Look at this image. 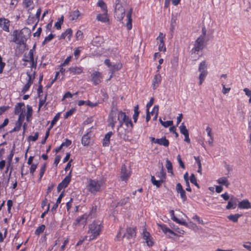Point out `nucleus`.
<instances>
[{
  "instance_id": "nucleus-1",
  "label": "nucleus",
  "mask_w": 251,
  "mask_h": 251,
  "mask_svg": "<svg viewBox=\"0 0 251 251\" xmlns=\"http://www.w3.org/2000/svg\"><path fill=\"white\" fill-rule=\"evenodd\" d=\"M119 122V126L118 128V130L120 127H122L123 124L128 127L130 126L131 127L133 126V125L131 120L127 116L125 113L123 112L122 111H118L116 108H112L111 112L109 115L108 122L109 123V126L113 128L116 123V118Z\"/></svg>"
},
{
  "instance_id": "nucleus-2",
  "label": "nucleus",
  "mask_w": 251,
  "mask_h": 251,
  "mask_svg": "<svg viewBox=\"0 0 251 251\" xmlns=\"http://www.w3.org/2000/svg\"><path fill=\"white\" fill-rule=\"evenodd\" d=\"M88 206L89 208L90 209L89 214L85 213L83 215L76 218L73 223L74 226H83L84 227L87 224V221L95 217L97 211V206L93 205H88Z\"/></svg>"
},
{
  "instance_id": "nucleus-3",
  "label": "nucleus",
  "mask_w": 251,
  "mask_h": 251,
  "mask_svg": "<svg viewBox=\"0 0 251 251\" xmlns=\"http://www.w3.org/2000/svg\"><path fill=\"white\" fill-rule=\"evenodd\" d=\"M103 226L102 222L99 220H95L88 226L87 233L90 234L89 241L95 240L100 235L102 231Z\"/></svg>"
},
{
  "instance_id": "nucleus-4",
  "label": "nucleus",
  "mask_w": 251,
  "mask_h": 251,
  "mask_svg": "<svg viewBox=\"0 0 251 251\" xmlns=\"http://www.w3.org/2000/svg\"><path fill=\"white\" fill-rule=\"evenodd\" d=\"M30 34V30L28 28H23L21 30H15L12 34L13 39L12 42L19 45L24 44Z\"/></svg>"
},
{
  "instance_id": "nucleus-5",
  "label": "nucleus",
  "mask_w": 251,
  "mask_h": 251,
  "mask_svg": "<svg viewBox=\"0 0 251 251\" xmlns=\"http://www.w3.org/2000/svg\"><path fill=\"white\" fill-rule=\"evenodd\" d=\"M126 7V2L122 0H116L115 6L114 16L119 21H122L125 16V11Z\"/></svg>"
},
{
  "instance_id": "nucleus-6",
  "label": "nucleus",
  "mask_w": 251,
  "mask_h": 251,
  "mask_svg": "<svg viewBox=\"0 0 251 251\" xmlns=\"http://www.w3.org/2000/svg\"><path fill=\"white\" fill-rule=\"evenodd\" d=\"M205 46V40L203 39V36H200L196 40L194 48L191 50V57L195 58V55L198 54L200 51H201Z\"/></svg>"
},
{
  "instance_id": "nucleus-7",
  "label": "nucleus",
  "mask_w": 251,
  "mask_h": 251,
  "mask_svg": "<svg viewBox=\"0 0 251 251\" xmlns=\"http://www.w3.org/2000/svg\"><path fill=\"white\" fill-rule=\"evenodd\" d=\"M103 185L102 180H90L88 185V190L93 194L100 192Z\"/></svg>"
},
{
  "instance_id": "nucleus-8",
  "label": "nucleus",
  "mask_w": 251,
  "mask_h": 251,
  "mask_svg": "<svg viewBox=\"0 0 251 251\" xmlns=\"http://www.w3.org/2000/svg\"><path fill=\"white\" fill-rule=\"evenodd\" d=\"M199 71L200 72L199 75V84L201 85L205 79V77L207 75V64L206 61H203L200 64Z\"/></svg>"
},
{
  "instance_id": "nucleus-9",
  "label": "nucleus",
  "mask_w": 251,
  "mask_h": 251,
  "mask_svg": "<svg viewBox=\"0 0 251 251\" xmlns=\"http://www.w3.org/2000/svg\"><path fill=\"white\" fill-rule=\"evenodd\" d=\"M142 237L145 243L149 247H151L154 245V240L151 234L145 228L143 230Z\"/></svg>"
},
{
  "instance_id": "nucleus-10",
  "label": "nucleus",
  "mask_w": 251,
  "mask_h": 251,
  "mask_svg": "<svg viewBox=\"0 0 251 251\" xmlns=\"http://www.w3.org/2000/svg\"><path fill=\"white\" fill-rule=\"evenodd\" d=\"M136 227H127L123 237H126L128 239L135 238L136 236Z\"/></svg>"
},
{
  "instance_id": "nucleus-11",
  "label": "nucleus",
  "mask_w": 251,
  "mask_h": 251,
  "mask_svg": "<svg viewBox=\"0 0 251 251\" xmlns=\"http://www.w3.org/2000/svg\"><path fill=\"white\" fill-rule=\"evenodd\" d=\"M165 35L162 33L160 32L158 37L157 38V40H159L158 50L159 51H165L166 50L165 46L164 38H165Z\"/></svg>"
},
{
  "instance_id": "nucleus-12",
  "label": "nucleus",
  "mask_w": 251,
  "mask_h": 251,
  "mask_svg": "<svg viewBox=\"0 0 251 251\" xmlns=\"http://www.w3.org/2000/svg\"><path fill=\"white\" fill-rule=\"evenodd\" d=\"M227 204H251V203L247 199L240 201L234 196L230 195V199Z\"/></svg>"
},
{
  "instance_id": "nucleus-13",
  "label": "nucleus",
  "mask_w": 251,
  "mask_h": 251,
  "mask_svg": "<svg viewBox=\"0 0 251 251\" xmlns=\"http://www.w3.org/2000/svg\"><path fill=\"white\" fill-rule=\"evenodd\" d=\"M25 58L23 59V61L25 62H30L31 63V67H35L36 66V63H35L34 61L33 53L32 50H30L26 56L25 55Z\"/></svg>"
},
{
  "instance_id": "nucleus-14",
  "label": "nucleus",
  "mask_w": 251,
  "mask_h": 251,
  "mask_svg": "<svg viewBox=\"0 0 251 251\" xmlns=\"http://www.w3.org/2000/svg\"><path fill=\"white\" fill-rule=\"evenodd\" d=\"M92 81L95 85L99 84L102 79L101 73L99 72H94L91 75Z\"/></svg>"
},
{
  "instance_id": "nucleus-15",
  "label": "nucleus",
  "mask_w": 251,
  "mask_h": 251,
  "mask_svg": "<svg viewBox=\"0 0 251 251\" xmlns=\"http://www.w3.org/2000/svg\"><path fill=\"white\" fill-rule=\"evenodd\" d=\"M25 105L24 103H18L15 107L14 113L15 114H19L18 121L22 118H24V115L23 113L22 107Z\"/></svg>"
},
{
  "instance_id": "nucleus-16",
  "label": "nucleus",
  "mask_w": 251,
  "mask_h": 251,
  "mask_svg": "<svg viewBox=\"0 0 251 251\" xmlns=\"http://www.w3.org/2000/svg\"><path fill=\"white\" fill-rule=\"evenodd\" d=\"M9 21L4 18H0V26L5 31L9 32Z\"/></svg>"
},
{
  "instance_id": "nucleus-17",
  "label": "nucleus",
  "mask_w": 251,
  "mask_h": 251,
  "mask_svg": "<svg viewBox=\"0 0 251 251\" xmlns=\"http://www.w3.org/2000/svg\"><path fill=\"white\" fill-rule=\"evenodd\" d=\"M133 9L132 7H130L128 10H127V14H126V18L127 19V22L126 25V28L127 30H130L132 28V19H131V14L132 13Z\"/></svg>"
},
{
  "instance_id": "nucleus-18",
  "label": "nucleus",
  "mask_w": 251,
  "mask_h": 251,
  "mask_svg": "<svg viewBox=\"0 0 251 251\" xmlns=\"http://www.w3.org/2000/svg\"><path fill=\"white\" fill-rule=\"evenodd\" d=\"M92 135V133L91 132H88L82 136L81 142L84 146H88L89 145Z\"/></svg>"
},
{
  "instance_id": "nucleus-19",
  "label": "nucleus",
  "mask_w": 251,
  "mask_h": 251,
  "mask_svg": "<svg viewBox=\"0 0 251 251\" xmlns=\"http://www.w3.org/2000/svg\"><path fill=\"white\" fill-rule=\"evenodd\" d=\"M130 176V173L127 172L126 167L123 165L121 168V178L123 181H126Z\"/></svg>"
},
{
  "instance_id": "nucleus-20",
  "label": "nucleus",
  "mask_w": 251,
  "mask_h": 251,
  "mask_svg": "<svg viewBox=\"0 0 251 251\" xmlns=\"http://www.w3.org/2000/svg\"><path fill=\"white\" fill-rule=\"evenodd\" d=\"M68 71H70V73L74 75H78L82 72L83 69L80 67L72 66L67 71V72Z\"/></svg>"
},
{
  "instance_id": "nucleus-21",
  "label": "nucleus",
  "mask_w": 251,
  "mask_h": 251,
  "mask_svg": "<svg viewBox=\"0 0 251 251\" xmlns=\"http://www.w3.org/2000/svg\"><path fill=\"white\" fill-rule=\"evenodd\" d=\"M27 75L28 76V80L27 83L25 84L22 91V92L23 94H25L27 91L28 90L29 88H30L31 85L32 83V81L31 80V75L28 73H27Z\"/></svg>"
},
{
  "instance_id": "nucleus-22",
  "label": "nucleus",
  "mask_w": 251,
  "mask_h": 251,
  "mask_svg": "<svg viewBox=\"0 0 251 251\" xmlns=\"http://www.w3.org/2000/svg\"><path fill=\"white\" fill-rule=\"evenodd\" d=\"M156 176L159 178V180H161V183L166 178V173L164 171L163 164L161 163V169L159 172L156 174Z\"/></svg>"
},
{
  "instance_id": "nucleus-23",
  "label": "nucleus",
  "mask_w": 251,
  "mask_h": 251,
  "mask_svg": "<svg viewBox=\"0 0 251 251\" xmlns=\"http://www.w3.org/2000/svg\"><path fill=\"white\" fill-rule=\"evenodd\" d=\"M97 20L99 21H100L103 23H105L108 21V19L107 18V12H104L103 14H99L97 16Z\"/></svg>"
},
{
  "instance_id": "nucleus-24",
  "label": "nucleus",
  "mask_w": 251,
  "mask_h": 251,
  "mask_svg": "<svg viewBox=\"0 0 251 251\" xmlns=\"http://www.w3.org/2000/svg\"><path fill=\"white\" fill-rule=\"evenodd\" d=\"M113 134L112 132H108L105 135L103 139V146L104 147H107L109 146L110 143V138L111 135Z\"/></svg>"
},
{
  "instance_id": "nucleus-25",
  "label": "nucleus",
  "mask_w": 251,
  "mask_h": 251,
  "mask_svg": "<svg viewBox=\"0 0 251 251\" xmlns=\"http://www.w3.org/2000/svg\"><path fill=\"white\" fill-rule=\"evenodd\" d=\"M161 229L162 231L165 234L169 233L172 235H173L174 236H176L177 234L174 232L172 230L170 229L169 227H167V226L165 225H162L160 226Z\"/></svg>"
},
{
  "instance_id": "nucleus-26",
  "label": "nucleus",
  "mask_w": 251,
  "mask_h": 251,
  "mask_svg": "<svg viewBox=\"0 0 251 251\" xmlns=\"http://www.w3.org/2000/svg\"><path fill=\"white\" fill-rule=\"evenodd\" d=\"M72 35V30L71 28H68L66 31L61 35L59 39H64L66 36H68V40H71V37Z\"/></svg>"
},
{
  "instance_id": "nucleus-27",
  "label": "nucleus",
  "mask_w": 251,
  "mask_h": 251,
  "mask_svg": "<svg viewBox=\"0 0 251 251\" xmlns=\"http://www.w3.org/2000/svg\"><path fill=\"white\" fill-rule=\"evenodd\" d=\"M242 216L241 214H236L234 215H229L227 216V218L229 220L234 223L238 222L239 218Z\"/></svg>"
},
{
  "instance_id": "nucleus-28",
  "label": "nucleus",
  "mask_w": 251,
  "mask_h": 251,
  "mask_svg": "<svg viewBox=\"0 0 251 251\" xmlns=\"http://www.w3.org/2000/svg\"><path fill=\"white\" fill-rule=\"evenodd\" d=\"M157 141V144L159 145L164 146L165 147H168L169 144V140L166 139L165 137H162L160 139H158Z\"/></svg>"
},
{
  "instance_id": "nucleus-29",
  "label": "nucleus",
  "mask_w": 251,
  "mask_h": 251,
  "mask_svg": "<svg viewBox=\"0 0 251 251\" xmlns=\"http://www.w3.org/2000/svg\"><path fill=\"white\" fill-rule=\"evenodd\" d=\"M161 81V76L160 75L157 74L154 76L153 80V88L155 89L156 86H157L158 84Z\"/></svg>"
},
{
  "instance_id": "nucleus-30",
  "label": "nucleus",
  "mask_w": 251,
  "mask_h": 251,
  "mask_svg": "<svg viewBox=\"0 0 251 251\" xmlns=\"http://www.w3.org/2000/svg\"><path fill=\"white\" fill-rule=\"evenodd\" d=\"M80 15L79 11L78 10H75L71 12L70 14V19L72 21L76 20Z\"/></svg>"
},
{
  "instance_id": "nucleus-31",
  "label": "nucleus",
  "mask_w": 251,
  "mask_h": 251,
  "mask_svg": "<svg viewBox=\"0 0 251 251\" xmlns=\"http://www.w3.org/2000/svg\"><path fill=\"white\" fill-rule=\"evenodd\" d=\"M71 171L70 172L69 174L63 180V181L61 182V185H63L65 188L68 185L69 183L71 181Z\"/></svg>"
},
{
  "instance_id": "nucleus-32",
  "label": "nucleus",
  "mask_w": 251,
  "mask_h": 251,
  "mask_svg": "<svg viewBox=\"0 0 251 251\" xmlns=\"http://www.w3.org/2000/svg\"><path fill=\"white\" fill-rule=\"evenodd\" d=\"M45 228L46 226L44 225H41L36 229L34 234L37 236L40 235V234L44 231Z\"/></svg>"
},
{
  "instance_id": "nucleus-33",
  "label": "nucleus",
  "mask_w": 251,
  "mask_h": 251,
  "mask_svg": "<svg viewBox=\"0 0 251 251\" xmlns=\"http://www.w3.org/2000/svg\"><path fill=\"white\" fill-rule=\"evenodd\" d=\"M217 182L219 184L224 185L226 187H228V186L229 184V183L227 180V179L225 177H222L219 178L217 180Z\"/></svg>"
},
{
  "instance_id": "nucleus-34",
  "label": "nucleus",
  "mask_w": 251,
  "mask_h": 251,
  "mask_svg": "<svg viewBox=\"0 0 251 251\" xmlns=\"http://www.w3.org/2000/svg\"><path fill=\"white\" fill-rule=\"evenodd\" d=\"M134 114L133 115V119L134 120V122L136 123L137 120V118L139 114V106L138 105H136L134 107Z\"/></svg>"
},
{
  "instance_id": "nucleus-35",
  "label": "nucleus",
  "mask_w": 251,
  "mask_h": 251,
  "mask_svg": "<svg viewBox=\"0 0 251 251\" xmlns=\"http://www.w3.org/2000/svg\"><path fill=\"white\" fill-rule=\"evenodd\" d=\"M180 133L184 135H187L189 134L188 130H187L186 126L184 123H182L181 125L179 126Z\"/></svg>"
},
{
  "instance_id": "nucleus-36",
  "label": "nucleus",
  "mask_w": 251,
  "mask_h": 251,
  "mask_svg": "<svg viewBox=\"0 0 251 251\" xmlns=\"http://www.w3.org/2000/svg\"><path fill=\"white\" fill-rule=\"evenodd\" d=\"M166 167L168 170V173L173 174L172 164L168 158L166 159Z\"/></svg>"
},
{
  "instance_id": "nucleus-37",
  "label": "nucleus",
  "mask_w": 251,
  "mask_h": 251,
  "mask_svg": "<svg viewBox=\"0 0 251 251\" xmlns=\"http://www.w3.org/2000/svg\"><path fill=\"white\" fill-rule=\"evenodd\" d=\"M170 214L171 216V219L176 223L181 224V221L176 217L175 215L174 210H171L170 211Z\"/></svg>"
},
{
  "instance_id": "nucleus-38",
  "label": "nucleus",
  "mask_w": 251,
  "mask_h": 251,
  "mask_svg": "<svg viewBox=\"0 0 251 251\" xmlns=\"http://www.w3.org/2000/svg\"><path fill=\"white\" fill-rule=\"evenodd\" d=\"M151 181L152 184L157 187H159L161 184H162L161 180H156L155 178V177L153 176H151Z\"/></svg>"
},
{
  "instance_id": "nucleus-39",
  "label": "nucleus",
  "mask_w": 251,
  "mask_h": 251,
  "mask_svg": "<svg viewBox=\"0 0 251 251\" xmlns=\"http://www.w3.org/2000/svg\"><path fill=\"white\" fill-rule=\"evenodd\" d=\"M98 5L100 7L101 9L105 12H107V6L106 4L102 0H100L98 2Z\"/></svg>"
},
{
  "instance_id": "nucleus-40",
  "label": "nucleus",
  "mask_w": 251,
  "mask_h": 251,
  "mask_svg": "<svg viewBox=\"0 0 251 251\" xmlns=\"http://www.w3.org/2000/svg\"><path fill=\"white\" fill-rule=\"evenodd\" d=\"M46 169V164L44 163L43 166L41 167L40 170V177L39 178V181H41L42 179V178L45 173V172Z\"/></svg>"
},
{
  "instance_id": "nucleus-41",
  "label": "nucleus",
  "mask_w": 251,
  "mask_h": 251,
  "mask_svg": "<svg viewBox=\"0 0 251 251\" xmlns=\"http://www.w3.org/2000/svg\"><path fill=\"white\" fill-rule=\"evenodd\" d=\"M192 219L194 220L195 221L197 222L199 224L204 225V223L203 221L200 219V217L198 216L197 215H193L192 217Z\"/></svg>"
},
{
  "instance_id": "nucleus-42",
  "label": "nucleus",
  "mask_w": 251,
  "mask_h": 251,
  "mask_svg": "<svg viewBox=\"0 0 251 251\" xmlns=\"http://www.w3.org/2000/svg\"><path fill=\"white\" fill-rule=\"evenodd\" d=\"M55 36V35L50 34L48 36H47L45 38L44 41H43L42 44L45 45L51 41Z\"/></svg>"
},
{
  "instance_id": "nucleus-43",
  "label": "nucleus",
  "mask_w": 251,
  "mask_h": 251,
  "mask_svg": "<svg viewBox=\"0 0 251 251\" xmlns=\"http://www.w3.org/2000/svg\"><path fill=\"white\" fill-rule=\"evenodd\" d=\"M190 181L192 183L195 184L198 187H199V184L197 182V178L193 174H192L190 178Z\"/></svg>"
},
{
  "instance_id": "nucleus-44",
  "label": "nucleus",
  "mask_w": 251,
  "mask_h": 251,
  "mask_svg": "<svg viewBox=\"0 0 251 251\" xmlns=\"http://www.w3.org/2000/svg\"><path fill=\"white\" fill-rule=\"evenodd\" d=\"M23 3L25 7H29L33 4L32 0H24Z\"/></svg>"
},
{
  "instance_id": "nucleus-45",
  "label": "nucleus",
  "mask_w": 251,
  "mask_h": 251,
  "mask_svg": "<svg viewBox=\"0 0 251 251\" xmlns=\"http://www.w3.org/2000/svg\"><path fill=\"white\" fill-rule=\"evenodd\" d=\"M69 238L65 239L63 243V245L61 246L59 251H64L66 249V245L69 243Z\"/></svg>"
},
{
  "instance_id": "nucleus-46",
  "label": "nucleus",
  "mask_w": 251,
  "mask_h": 251,
  "mask_svg": "<svg viewBox=\"0 0 251 251\" xmlns=\"http://www.w3.org/2000/svg\"><path fill=\"white\" fill-rule=\"evenodd\" d=\"M75 109H71L68 111L66 112L64 115V118L67 119L71 116L75 111Z\"/></svg>"
},
{
  "instance_id": "nucleus-47",
  "label": "nucleus",
  "mask_w": 251,
  "mask_h": 251,
  "mask_svg": "<svg viewBox=\"0 0 251 251\" xmlns=\"http://www.w3.org/2000/svg\"><path fill=\"white\" fill-rule=\"evenodd\" d=\"M21 126H22L21 122H18V123L17 124L16 126L10 131V133H12V132H14L15 131H19L21 128Z\"/></svg>"
},
{
  "instance_id": "nucleus-48",
  "label": "nucleus",
  "mask_w": 251,
  "mask_h": 251,
  "mask_svg": "<svg viewBox=\"0 0 251 251\" xmlns=\"http://www.w3.org/2000/svg\"><path fill=\"white\" fill-rule=\"evenodd\" d=\"M158 110H159V106L158 105H155L153 108V111L154 112H155V114L153 118V120L155 121L157 120L158 114Z\"/></svg>"
},
{
  "instance_id": "nucleus-49",
  "label": "nucleus",
  "mask_w": 251,
  "mask_h": 251,
  "mask_svg": "<svg viewBox=\"0 0 251 251\" xmlns=\"http://www.w3.org/2000/svg\"><path fill=\"white\" fill-rule=\"evenodd\" d=\"M37 167V164H31L30 168V173L32 176L34 175V173Z\"/></svg>"
},
{
  "instance_id": "nucleus-50",
  "label": "nucleus",
  "mask_w": 251,
  "mask_h": 251,
  "mask_svg": "<svg viewBox=\"0 0 251 251\" xmlns=\"http://www.w3.org/2000/svg\"><path fill=\"white\" fill-rule=\"evenodd\" d=\"M26 107H27L26 118H27V120H28V118L31 116L32 112V108L30 106H29L28 105H27Z\"/></svg>"
},
{
  "instance_id": "nucleus-51",
  "label": "nucleus",
  "mask_w": 251,
  "mask_h": 251,
  "mask_svg": "<svg viewBox=\"0 0 251 251\" xmlns=\"http://www.w3.org/2000/svg\"><path fill=\"white\" fill-rule=\"evenodd\" d=\"M39 134L38 132H36L34 136H29L28 137V139L30 140H32V141H36L38 138Z\"/></svg>"
},
{
  "instance_id": "nucleus-52",
  "label": "nucleus",
  "mask_w": 251,
  "mask_h": 251,
  "mask_svg": "<svg viewBox=\"0 0 251 251\" xmlns=\"http://www.w3.org/2000/svg\"><path fill=\"white\" fill-rule=\"evenodd\" d=\"M47 206V209L43 212L41 215V218H44L46 214L48 213V211L50 209V205H43V208H44L45 206Z\"/></svg>"
},
{
  "instance_id": "nucleus-53",
  "label": "nucleus",
  "mask_w": 251,
  "mask_h": 251,
  "mask_svg": "<svg viewBox=\"0 0 251 251\" xmlns=\"http://www.w3.org/2000/svg\"><path fill=\"white\" fill-rule=\"evenodd\" d=\"M177 160H178V163L179 164V166L181 168H182L183 169H184L185 168V165H184V163L182 162V160L181 159L180 155H178L177 157Z\"/></svg>"
},
{
  "instance_id": "nucleus-54",
  "label": "nucleus",
  "mask_w": 251,
  "mask_h": 251,
  "mask_svg": "<svg viewBox=\"0 0 251 251\" xmlns=\"http://www.w3.org/2000/svg\"><path fill=\"white\" fill-rule=\"evenodd\" d=\"M243 246L249 251H251V242H248L246 244H244Z\"/></svg>"
},
{
  "instance_id": "nucleus-55",
  "label": "nucleus",
  "mask_w": 251,
  "mask_h": 251,
  "mask_svg": "<svg viewBox=\"0 0 251 251\" xmlns=\"http://www.w3.org/2000/svg\"><path fill=\"white\" fill-rule=\"evenodd\" d=\"M153 101H154V99L153 98H151L150 99V101L146 105L147 110H149L150 108L152 105V104L153 103Z\"/></svg>"
},
{
  "instance_id": "nucleus-56",
  "label": "nucleus",
  "mask_w": 251,
  "mask_h": 251,
  "mask_svg": "<svg viewBox=\"0 0 251 251\" xmlns=\"http://www.w3.org/2000/svg\"><path fill=\"white\" fill-rule=\"evenodd\" d=\"M75 36L77 39L79 40L82 39L83 36V33L80 30H78L75 34Z\"/></svg>"
},
{
  "instance_id": "nucleus-57",
  "label": "nucleus",
  "mask_w": 251,
  "mask_h": 251,
  "mask_svg": "<svg viewBox=\"0 0 251 251\" xmlns=\"http://www.w3.org/2000/svg\"><path fill=\"white\" fill-rule=\"evenodd\" d=\"M222 85L223 87V90H222L223 93L224 94H226L228 93L230 90V88H226L225 85L224 84H222Z\"/></svg>"
},
{
  "instance_id": "nucleus-58",
  "label": "nucleus",
  "mask_w": 251,
  "mask_h": 251,
  "mask_svg": "<svg viewBox=\"0 0 251 251\" xmlns=\"http://www.w3.org/2000/svg\"><path fill=\"white\" fill-rule=\"evenodd\" d=\"M173 124V122L172 121H167L163 123V126H164L165 127H167L169 126H172Z\"/></svg>"
},
{
  "instance_id": "nucleus-59",
  "label": "nucleus",
  "mask_w": 251,
  "mask_h": 251,
  "mask_svg": "<svg viewBox=\"0 0 251 251\" xmlns=\"http://www.w3.org/2000/svg\"><path fill=\"white\" fill-rule=\"evenodd\" d=\"M72 143V142L71 140H69V139H66V141L65 142H63L62 144H61V146L63 147V146H66V147H68Z\"/></svg>"
},
{
  "instance_id": "nucleus-60",
  "label": "nucleus",
  "mask_w": 251,
  "mask_h": 251,
  "mask_svg": "<svg viewBox=\"0 0 251 251\" xmlns=\"http://www.w3.org/2000/svg\"><path fill=\"white\" fill-rule=\"evenodd\" d=\"M238 209H248L251 208V205H238Z\"/></svg>"
},
{
  "instance_id": "nucleus-61",
  "label": "nucleus",
  "mask_w": 251,
  "mask_h": 251,
  "mask_svg": "<svg viewBox=\"0 0 251 251\" xmlns=\"http://www.w3.org/2000/svg\"><path fill=\"white\" fill-rule=\"evenodd\" d=\"M243 91L247 96L251 98V90L247 88H245L243 89Z\"/></svg>"
},
{
  "instance_id": "nucleus-62",
  "label": "nucleus",
  "mask_w": 251,
  "mask_h": 251,
  "mask_svg": "<svg viewBox=\"0 0 251 251\" xmlns=\"http://www.w3.org/2000/svg\"><path fill=\"white\" fill-rule=\"evenodd\" d=\"M71 59V56L68 57L65 59V60L64 61V62L61 64V66H65L66 65H67L69 63V62H70Z\"/></svg>"
},
{
  "instance_id": "nucleus-63",
  "label": "nucleus",
  "mask_w": 251,
  "mask_h": 251,
  "mask_svg": "<svg viewBox=\"0 0 251 251\" xmlns=\"http://www.w3.org/2000/svg\"><path fill=\"white\" fill-rule=\"evenodd\" d=\"M87 236H85L83 237V238L82 239H80L78 242L77 243H76V246H79L80 245H81V244H82V243L84 242V241L86 239Z\"/></svg>"
},
{
  "instance_id": "nucleus-64",
  "label": "nucleus",
  "mask_w": 251,
  "mask_h": 251,
  "mask_svg": "<svg viewBox=\"0 0 251 251\" xmlns=\"http://www.w3.org/2000/svg\"><path fill=\"white\" fill-rule=\"evenodd\" d=\"M72 96H73V95L70 92H67L64 95L62 100H64V99H65L66 98H71L72 97Z\"/></svg>"
}]
</instances>
